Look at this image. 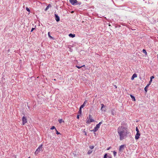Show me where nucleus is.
Masks as SVG:
<instances>
[{"instance_id": "1", "label": "nucleus", "mask_w": 158, "mask_h": 158, "mask_svg": "<svg viewBox=\"0 0 158 158\" xmlns=\"http://www.w3.org/2000/svg\"><path fill=\"white\" fill-rule=\"evenodd\" d=\"M119 136V139L122 140L127 137L129 132L127 128L123 126L119 127L117 130Z\"/></svg>"}, {"instance_id": "2", "label": "nucleus", "mask_w": 158, "mask_h": 158, "mask_svg": "<svg viewBox=\"0 0 158 158\" xmlns=\"http://www.w3.org/2000/svg\"><path fill=\"white\" fill-rule=\"evenodd\" d=\"M70 2L73 5H80L81 3H77L78 2L77 0H69Z\"/></svg>"}, {"instance_id": "3", "label": "nucleus", "mask_w": 158, "mask_h": 158, "mask_svg": "<svg viewBox=\"0 0 158 158\" xmlns=\"http://www.w3.org/2000/svg\"><path fill=\"white\" fill-rule=\"evenodd\" d=\"M42 144H41L40 146L36 150V151H35V155H37L38 154L39 152H40V151L42 149Z\"/></svg>"}, {"instance_id": "4", "label": "nucleus", "mask_w": 158, "mask_h": 158, "mask_svg": "<svg viewBox=\"0 0 158 158\" xmlns=\"http://www.w3.org/2000/svg\"><path fill=\"white\" fill-rule=\"evenodd\" d=\"M22 124L23 125H24L27 122V119L25 116H23L22 118Z\"/></svg>"}, {"instance_id": "5", "label": "nucleus", "mask_w": 158, "mask_h": 158, "mask_svg": "<svg viewBox=\"0 0 158 158\" xmlns=\"http://www.w3.org/2000/svg\"><path fill=\"white\" fill-rule=\"evenodd\" d=\"M100 126L98 125V124H97L96 125V126L94 127V129H93V130H91V131H93V132H96V131H97L98 129L100 127Z\"/></svg>"}, {"instance_id": "6", "label": "nucleus", "mask_w": 158, "mask_h": 158, "mask_svg": "<svg viewBox=\"0 0 158 158\" xmlns=\"http://www.w3.org/2000/svg\"><path fill=\"white\" fill-rule=\"evenodd\" d=\"M126 146L125 145H122L120 146L119 149V151L120 152H122L123 150L124 149V147Z\"/></svg>"}, {"instance_id": "7", "label": "nucleus", "mask_w": 158, "mask_h": 158, "mask_svg": "<svg viewBox=\"0 0 158 158\" xmlns=\"http://www.w3.org/2000/svg\"><path fill=\"white\" fill-rule=\"evenodd\" d=\"M54 16L55 17V19L57 22H59L60 20L59 17L56 14H55Z\"/></svg>"}, {"instance_id": "8", "label": "nucleus", "mask_w": 158, "mask_h": 158, "mask_svg": "<svg viewBox=\"0 0 158 158\" xmlns=\"http://www.w3.org/2000/svg\"><path fill=\"white\" fill-rule=\"evenodd\" d=\"M140 134L139 133V132H137L135 136V139L136 140L138 139L139 138V136H140Z\"/></svg>"}, {"instance_id": "9", "label": "nucleus", "mask_w": 158, "mask_h": 158, "mask_svg": "<svg viewBox=\"0 0 158 158\" xmlns=\"http://www.w3.org/2000/svg\"><path fill=\"white\" fill-rule=\"evenodd\" d=\"M89 120H90V122H93L94 121V120L93 119L92 116L90 114L89 115Z\"/></svg>"}, {"instance_id": "10", "label": "nucleus", "mask_w": 158, "mask_h": 158, "mask_svg": "<svg viewBox=\"0 0 158 158\" xmlns=\"http://www.w3.org/2000/svg\"><path fill=\"white\" fill-rule=\"evenodd\" d=\"M137 77V74L135 73H134L132 76L131 78V79L132 80H133L136 77Z\"/></svg>"}, {"instance_id": "11", "label": "nucleus", "mask_w": 158, "mask_h": 158, "mask_svg": "<svg viewBox=\"0 0 158 158\" xmlns=\"http://www.w3.org/2000/svg\"><path fill=\"white\" fill-rule=\"evenodd\" d=\"M132 99V100L133 101H135V97L134 96H133V95H132L131 94L130 95Z\"/></svg>"}, {"instance_id": "12", "label": "nucleus", "mask_w": 158, "mask_h": 158, "mask_svg": "<svg viewBox=\"0 0 158 158\" xmlns=\"http://www.w3.org/2000/svg\"><path fill=\"white\" fill-rule=\"evenodd\" d=\"M75 34H72V33H70L69 35V36L70 37H71L72 38L74 37H75Z\"/></svg>"}, {"instance_id": "13", "label": "nucleus", "mask_w": 158, "mask_h": 158, "mask_svg": "<svg viewBox=\"0 0 158 158\" xmlns=\"http://www.w3.org/2000/svg\"><path fill=\"white\" fill-rule=\"evenodd\" d=\"M149 85H149L148 84L146 85V86L144 88V90L146 92H147L148 91L147 88Z\"/></svg>"}, {"instance_id": "14", "label": "nucleus", "mask_w": 158, "mask_h": 158, "mask_svg": "<svg viewBox=\"0 0 158 158\" xmlns=\"http://www.w3.org/2000/svg\"><path fill=\"white\" fill-rule=\"evenodd\" d=\"M51 7V5L50 4H49L46 7V8L45 9V10L46 11L47 10L49 7Z\"/></svg>"}, {"instance_id": "15", "label": "nucleus", "mask_w": 158, "mask_h": 158, "mask_svg": "<svg viewBox=\"0 0 158 158\" xmlns=\"http://www.w3.org/2000/svg\"><path fill=\"white\" fill-rule=\"evenodd\" d=\"M81 110H82V109H79V111H78V114L81 115V113H82V111H81Z\"/></svg>"}, {"instance_id": "16", "label": "nucleus", "mask_w": 158, "mask_h": 158, "mask_svg": "<svg viewBox=\"0 0 158 158\" xmlns=\"http://www.w3.org/2000/svg\"><path fill=\"white\" fill-rule=\"evenodd\" d=\"M58 122L60 123H61L62 122H64V121L62 119H59Z\"/></svg>"}, {"instance_id": "17", "label": "nucleus", "mask_w": 158, "mask_h": 158, "mask_svg": "<svg viewBox=\"0 0 158 158\" xmlns=\"http://www.w3.org/2000/svg\"><path fill=\"white\" fill-rule=\"evenodd\" d=\"M85 65H83L81 66H78V65H76V67H77V68L79 69H80L82 67H83L84 66H85Z\"/></svg>"}, {"instance_id": "18", "label": "nucleus", "mask_w": 158, "mask_h": 158, "mask_svg": "<svg viewBox=\"0 0 158 158\" xmlns=\"http://www.w3.org/2000/svg\"><path fill=\"white\" fill-rule=\"evenodd\" d=\"M115 112L114 111V109H113V110H111V114H112L113 115H114L115 114Z\"/></svg>"}, {"instance_id": "19", "label": "nucleus", "mask_w": 158, "mask_h": 158, "mask_svg": "<svg viewBox=\"0 0 158 158\" xmlns=\"http://www.w3.org/2000/svg\"><path fill=\"white\" fill-rule=\"evenodd\" d=\"M48 37L50 38L51 39H53V38L50 35V32H48Z\"/></svg>"}, {"instance_id": "20", "label": "nucleus", "mask_w": 158, "mask_h": 158, "mask_svg": "<svg viewBox=\"0 0 158 158\" xmlns=\"http://www.w3.org/2000/svg\"><path fill=\"white\" fill-rule=\"evenodd\" d=\"M146 55L147 54V52H146V50L144 49H143L142 51Z\"/></svg>"}, {"instance_id": "21", "label": "nucleus", "mask_w": 158, "mask_h": 158, "mask_svg": "<svg viewBox=\"0 0 158 158\" xmlns=\"http://www.w3.org/2000/svg\"><path fill=\"white\" fill-rule=\"evenodd\" d=\"M116 154L117 152L115 151H113V154L114 157H115L116 156Z\"/></svg>"}, {"instance_id": "22", "label": "nucleus", "mask_w": 158, "mask_h": 158, "mask_svg": "<svg viewBox=\"0 0 158 158\" xmlns=\"http://www.w3.org/2000/svg\"><path fill=\"white\" fill-rule=\"evenodd\" d=\"M108 156H107V154L106 153L105 154L103 158H107Z\"/></svg>"}, {"instance_id": "23", "label": "nucleus", "mask_w": 158, "mask_h": 158, "mask_svg": "<svg viewBox=\"0 0 158 158\" xmlns=\"http://www.w3.org/2000/svg\"><path fill=\"white\" fill-rule=\"evenodd\" d=\"M92 152V151H91V150H89L87 152V153L88 154H90Z\"/></svg>"}, {"instance_id": "24", "label": "nucleus", "mask_w": 158, "mask_h": 158, "mask_svg": "<svg viewBox=\"0 0 158 158\" xmlns=\"http://www.w3.org/2000/svg\"><path fill=\"white\" fill-rule=\"evenodd\" d=\"M84 106H85V105L83 104L80 106V107L79 109H82V108H83L84 107Z\"/></svg>"}, {"instance_id": "25", "label": "nucleus", "mask_w": 158, "mask_h": 158, "mask_svg": "<svg viewBox=\"0 0 158 158\" xmlns=\"http://www.w3.org/2000/svg\"><path fill=\"white\" fill-rule=\"evenodd\" d=\"M101 109H102L103 108H104L105 107V106H104V105L103 104H101Z\"/></svg>"}, {"instance_id": "26", "label": "nucleus", "mask_w": 158, "mask_h": 158, "mask_svg": "<svg viewBox=\"0 0 158 158\" xmlns=\"http://www.w3.org/2000/svg\"><path fill=\"white\" fill-rule=\"evenodd\" d=\"M92 122H90V120L89 121V119H88V120L86 121V123L87 124H89L90 123H91Z\"/></svg>"}, {"instance_id": "27", "label": "nucleus", "mask_w": 158, "mask_h": 158, "mask_svg": "<svg viewBox=\"0 0 158 158\" xmlns=\"http://www.w3.org/2000/svg\"><path fill=\"white\" fill-rule=\"evenodd\" d=\"M94 148V146H89V148L91 149H93Z\"/></svg>"}, {"instance_id": "28", "label": "nucleus", "mask_w": 158, "mask_h": 158, "mask_svg": "<svg viewBox=\"0 0 158 158\" xmlns=\"http://www.w3.org/2000/svg\"><path fill=\"white\" fill-rule=\"evenodd\" d=\"M87 100H86L84 102L83 104H84L85 105H85L87 104Z\"/></svg>"}, {"instance_id": "29", "label": "nucleus", "mask_w": 158, "mask_h": 158, "mask_svg": "<svg viewBox=\"0 0 158 158\" xmlns=\"http://www.w3.org/2000/svg\"><path fill=\"white\" fill-rule=\"evenodd\" d=\"M56 134L57 135H59V134H60V133L56 129Z\"/></svg>"}, {"instance_id": "30", "label": "nucleus", "mask_w": 158, "mask_h": 158, "mask_svg": "<svg viewBox=\"0 0 158 158\" xmlns=\"http://www.w3.org/2000/svg\"><path fill=\"white\" fill-rule=\"evenodd\" d=\"M54 129H55V130H56V128L55 127V126H53L51 128V130H53Z\"/></svg>"}, {"instance_id": "31", "label": "nucleus", "mask_w": 158, "mask_h": 158, "mask_svg": "<svg viewBox=\"0 0 158 158\" xmlns=\"http://www.w3.org/2000/svg\"><path fill=\"white\" fill-rule=\"evenodd\" d=\"M26 10L28 12H30V10L28 7H26Z\"/></svg>"}, {"instance_id": "32", "label": "nucleus", "mask_w": 158, "mask_h": 158, "mask_svg": "<svg viewBox=\"0 0 158 158\" xmlns=\"http://www.w3.org/2000/svg\"><path fill=\"white\" fill-rule=\"evenodd\" d=\"M135 130H136V131H137V132H139V129H138V128L137 127H136Z\"/></svg>"}, {"instance_id": "33", "label": "nucleus", "mask_w": 158, "mask_h": 158, "mask_svg": "<svg viewBox=\"0 0 158 158\" xmlns=\"http://www.w3.org/2000/svg\"><path fill=\"white\" fill-rule=\"evenodd\" d=\"M152 81V80L150 79V81L149 82V83L148 84V85H150L151 82Z\"/></svg>"}, {"instance_id": "34", "label": "nucleus", "mask_w": 158, "mask_h": 158, "mask_svg": "<svg viewBox=\"0 0 158 158\" xmlns=\"http://www.w3.org/2000/svg\"><path fill=\"white\" fill-rule=\"evenodd\" d=\"M154 78V76H151L150 77V79L152 80V79H153Z\"/></svg>"}, {"instance_id": "35", "label": "nucleus", "mask_w": 158, "mask_h": 158, "mask_svg": "<svg viewBox=\"0 0 158 158\" xmlns=\"http://www.w3.org/2000/svg\"><path fill=\"white\" fill-rule=\"evenodd\" d=\"M102 123V122H99V123L98 124L100 126V125Z\"/></svg>"}, {"instance_id": "36", "label": "nucleus", "mask_w": 158, "mask_h": 158, "mask_svg": "<svg viewBox=\"0 0 158 158\" xmlns=\"http://www.w3.org/2000/svg\"><path fill=\"white\" fill-rule=\"evenodd\" d=\"M79 116H80V115L79 114H78L77 115V119H79Z\"/></svg>"}, {"instance_id": "37", "label": "nucleus", "mask_w": 158, "mask_h": 158, "mask_svg": "<svg viewBox=\"0 0 158 158\" xmlns=\"http://www.w3.org/2000/svg\"><path fill=\"white\" fill-rule=\"evenodd\" d=\"M35 29V28H32L31 29V31L32 32Z\"/></svg>"}, {"instance_id": "38", "label": "nucleus", "mask_w": 158, "mask_h": 158, "mask_svg": "<svg viewBox=\"0 0 158 158\" xmlns=\"http://www.w3.org/2000/svg\"><path fill=\"white\" fill-rule=\"evenodd\" d=\"M108 158H112V157L111 156H108Z\"/></svg>"}, {"instance_id": "39", "label": "nucleus", "mask_w": 158, "mask_h": 158, "mask_svg": "<svg viewBox=\"0 0 158 158\" xmlns=\"http://www.w3.org/2000/svg\"><path fill=\"white\" fill-rule=\"evenodd\" d=\"M110 148V147L109 148H108L107 149V150H109V149Z\"/></svg>"}, {"instance_id": "40", "label": "nucleus", "mask_w": 158, "mask_h": 158, "mask_svg": "<svg viewBox=\"0 0 158 158\" xmlns=\"http://www.w3.org/2000/svg\"><path fill=\"white\" fill-rule=\"evenodd\" d=\"M85 135H87L85 131Z\"/></svg>"}, {"instance_id": "41", "label": "nucleus", "mask_w": 158, "mask_h": 158, "mask_svg": "<svg viewBox=\"0 0 158 158\" xmlns=\"http://www.w3.org/2000/svg\"><path fill=\"white\" fill-rule=\"evenodd\" d=\"M101 111H103V109H101Z\"/></svg>"}, {"instance_id": "42", "label": "nucleus", "mask_w": 158, "mask_h": 158, "mask_svg": "<svg viewBox=\"0 0 158 158\" xmlns=\"http://www.w3.org/2000/svg\"><path fill=\"white\" fill-rule=\"evenodd\" d=\"M22 114H24V112H23Z\"/></svg>"}, {"instance_id": "43", "label": "nucleus", "mask_w": 158, "mask_h": 158, "mask_svg": "<svg viewBox=\"0 0 158 158\" xmlns=\"http://www.w3.org/2000/svg\"><path fill=\"white\" fill-rule=\"evenodd\" d=\"M104 112H105V110H104Z\"/></svg>"}, {"instance_id": "44", "label": "nucleus", "mask_w": 158, "mask_h": 158, "mask_svg": "<svg viewBox=\"0 0 158 158\" xmlns=\"http://www.w3.org/2000/svg\"><path fill=\"white\" fill-rule=\"evenodd\" d=\"M28 158H30V157H29Z\"/></svg>"}]
</instances>
